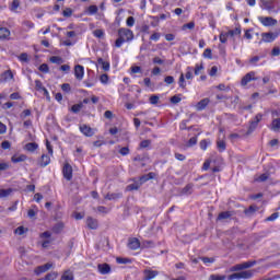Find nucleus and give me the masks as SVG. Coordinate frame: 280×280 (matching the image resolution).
Masks as SVG:
<instances>
[{"instance_id": "obj_1", "label": "nucleus", "mask_w": 280, "mask_h": 280, "mask_svg": "<svg viewBox=\"0 0 280 280\" xmlns=\"http://www.w3.org/2000/svg\"><path fill=\"white\" fill-rule=\"evenodd\" d=\"M255 276V270H245L236 273H232L228 277L229 280H240V279H253Z\"/></svg>"}, {"instance_id": "obj_2", "label": "nucleus", "mask_w": 280, "mask_h": 280, "mask_svg": "<svg viewBox=\"0 0 280 280\" xmlns=\"http://www.w3.org/2000/svg\"><path fill=\"white\" fill-rule=\"evenodd\" d=\"M185 78L186 80H194V73L191 72L190 67L187 68L186 74L180 73L179 80H178L179 89H187V82L185 81Z\"/></svg>"}, {"instance_id": "obj_3", "label": "nucleus", "mask_w": 280, "mask_h": 280, "mask_svg": "<svg viewBox=\"0 0 280 280\" xmlns=\"http://www.w3.org/2000/svg\"><path fill=\"white\" fill-rule=\"evenodd\" d=\"M118 36L125 40V43H130V40L135 39V33L129 28H119Z\"/></svg>"}, {"instance_id": "obj_4", "label": "nucleus", "mask_w": 280, "mask_h": 280, "mask_svg": "<svg viewBox=\"0 0 280 280\" xmlns=\"http://www.w3.org/2000/svg\"><path fill=\"white\" fill-rule=\"evenodd\" d=\"M279 38V32L262 33L260 43H275Z\"/></svg>"}, {"instance_id": "obj_5", "label": "nucleus", "mask_w": 280, "mask_h": 280, "mask_svg": "<svg viewBox=\"0 0 280 280\" xmlns=\"http://www.w3.org/2000/svg\"><path fill=\"white\" fill-rule=\"evenodd\" d=\"M258 21L264 27H273V25H277V20L270 16H259Z\"/></svg>"}, {"instance_id": "obj_6", "label": "nucleus", "mask_w": 280, "mask_h": 280, "mask_svg": "<svg viewBox=\"0 0 280 280\" xmlns=\"http://www.w3.org/2000/svg\"><path fill=\"white\" fill-rule=\"evenodd\" d=\"M264 116L261 114L256 115V117L254 118V120L250 121L249 124V128L247 130V135H252L253 132H255V130L257 129V126L259 125V122L261 121V118Z\"/></svg>"}, {"instance_id": "obj_7", "label": "nucleus", "mask_w": 280, "mask_h": 280, "mask_svg": "<svg viewBox=\"0 0 280 280\" xmlns=\"http://www.w3.org/2000/svg\"><path fill=\"white\" fill-rule=\"evenodd\" d=\"M79 130L84 137H93L95 135V130L85 124L80 125Z\"/></svg>"}, {"instance_id": "obj_8", "label": "nucleus", "mask_w": 280, "mask_h": 280, "mask_svg": "<svg viewBox=\"0 0 280 280\" xmlns=\"http://www.w3.org/2000/svg\"><path fill=\"white\" fill-rule=\"evenodd\" d=\"M62 174L66 180H71V178H73V167L69 163H66L62 170Z\"/></svg>"}, {"instance_id": "obj_9", "label": "nucleus", "mask_w": 280, "mask_h": 280, "mask_svg": "<svg viewBox=\"0 0 280 280\" xmlns=\"http://www.w3.org/2000/svg\"><path fill=\"white\" fill-rule=\"evenodd\" d=\"M74 77L79 81L84 80V66L77 65L74 67Z\"/></svg>"}, {"instance_id": "obj_10", "label": "nucleus", "mask_w": 280, "mask_h": 280, "mask_svg": "<svg viewBox=\"0 0 280 280\" xmlns=\"http://www.w3.org/2000/svg\"><path fill=\"white\" fill-rule=\"evenodd\" d=\"M51 268H54V264L52 262H47L45 265L38 266L35 269V275H43V272H47V270H51Z\"/></svg>"}, {"instance_id": "obj_11", "label": "nucleus", "mask_w": 280, "mask_h": 280, "mask_svg": "<svg viewBox=\"0 0 280 280\" xmlns=\"http://www.w3.org/2000/svg\"><path fill=\"white\" fill-rule=\"evenodd\" d=\"M260 1V8L262 10H267V12L272 13L275 12V5L272 4V2L268 1V0H259Z\"/></svg>"}, {"instance_id": "obj_12", "label": "nucleus", "mask_w": 280, "mask_h": 280, "mask_svg": "<svg viewBox=\"0 0 280 280\" xmlns=\"http://www.w3.org/2000/svg\"><path fill=\"white\" fill-rule=\"evenodd\" d=\"M128 248H130V250H138V248H141V242H139V238H129Z\"/></svg>"}, {"instance_id": "obj_13", "label": "nucleus", "mask_w": 280, "mask_h": 280, "mask_svg": "<svg viewBox=\"0 0 280 280\" xmlns=\"http://www.w3.org/2000/svg\"><path fill=\"white\" fill-rule=\"evenodd\" d=\"M253 80H257V78L255 77V72L252 71L243 77L241 85L246 86L249 82H253Z\"/></svg>"}, {"instance_id": "obj_14", "label": "nucleus", "mask_w": 280, "mask_h": 280, "mask_svg": "<svg viewBox=\"0 0 280 280\" xmlns=\"http://www.w3.org/2000/svg\"><path fill=\"white\" fill-rule=\"evenodd\" d=\"M86 226H88V229L95 231L100 226V223L97 222V219H93L92 217H89L86 219Z\"/></svg>"}, {"instance_id": "obj_15", "label": "nucleus", "mask_w": 280, "mask_h": 280, "mask_svg": "<svg viewBox=\"0 0 280 280\" xmlns=\"http://www.w3.org/2000/svg\"><path fill=\"white\" fill-rule=\"evenodd\" d=\"M143 275H144L143 280H152V279H154L159 275V271L145 269L143 271Z\"/></svg>"}, {"instance_id": "obj_16", "label": "nucleus", "mask_w": 280, "mask_h": 280, "mask_svg": "<svg viewBox=\"0 0 280 280\" xmlns=\"http://www.w3.org/2000/svg\"><path fill=\"white\" fill-rule=\"evenodd\" d=\"M10 80H14V74L12 70H7L1 74V82H10Z\"/></svg>"}, {"instance_id": "obj_17", "label": "nucleus", "mask_w": 280, "mask_h": 280, "mask_svg": "<svg viewBox=\"0 0 280 280\" xmlns=\"http://www.w3.org/2000/svg\"><path fill=\"white\" fill-rule=\"evenodd\" d=\"M10 30L0 27V40H10Z\"/></svg>"}, {"instance_id": "obj_18", "label": "nucleus", "mask_w": 280, "mask_h": 280, "mask_svg": "<svg viewBox=\"0 0 280 280\" xmlns=\"http://www.w3.org/2000/svg\"><path fill=\"white\" fill-rule=\"evenodd\" d=\"M12 163H23L27 161V155L25 154H15L11 158Z\"/></svg>"}, {"instance_id": "obj_19", "label": "nucleus", "mask_w": 280, "mask_h": 280, "mask_svg": "<svg viewBox=\"0 0 280 280\" xmlns=\"http://www.w3.org/2000/svg\"><path fill=\"white\" fill-rule=\"evenodd\" d=\"M97 268L101 275H108L110 272V265L108 264H101Z\"/></svg>"}, {"instance_id": "obj_20", "label": "nucleus", "mask_w": 280, "mask_h": 280, "mask_svg": "<svg viewBox=\"0 0 280 280\" xmlns=\"http://www.w3.org/2000/svg\"><path fill=\"white\" fill-rule=\"evenodd\" d=\"M51 163V158L47 154H43L40 160H39V165L40 167H47Z\"/></svg>"}, {"instance_id": "obj_21", "label": "nucleus", "mask_w": 280, "mask_h": 280, "mask_svg": "<svg viewBox=\"0 0 280 280\" xmlns=\"http://www.w3.org/2000/svg\"><path fill=\"white\" fill-rule=\"evenodd\" d=\"M209 98H203L201 101H199L196 105L197 110H205V108H207V106H209Z\"/></svg>"}, {"instance_id": "obj_22", "label": "nucleus", "mask_w": 280, "mask_h": 280, "mask_svg": "<svg viewBox=\"0 0 280 280\" xmlns=\"http://www.w3.org/2000/svg\"><path fill=\"white\" fill-rule=\"evenodd\" d=\"M24 150H26L27 152H36V150H38V143L28 142L25 144Z\"/></svg>"}, {"instance_id": "obj_23", "label": "nucleus", "mask_w": 280, "mask_h": 280, "mask_svg": "<svg viewBox=\"0 0 280 280\" xmlns=\"http://www.w3.org/2000/svg\"><path fill=\"white\" fill-rule=\"evenodd\" d=\"M97 63L102 66L103 71H110V62L104 61L103 58H98Z\"/></svg>"}, {"instance_id": "obj_24", "label": "nucleus", "mask_w": 280, "mask_h": 280, "mask_svg": "<svg viewBox=\"0 0 280 280\" xmlns=\"http://www.w3.org/2000/svg\"><path fill=\"white\" fill-rule=\"evenodd\" d=\"M121 192H112V194H107L105 196V200H119V198H121Z\"/></svg>"}, {"instance_id": "obj_25", "label": "nucleus", "mask_w": 280, "mask_h": 280, "mask_svg": "<svg viewBox=\"0 0 280 280\" xmlns=\"http://www.w3.org/2000/svg\"><path fill=\"white\" fill-rule=\"evenodd\" d=\"M271 130H273V132H279V130H280V120H279V118H276V119L272 120Z\"/></svg>"}, {"instance_id": "obj_26", "label": "nucleus", "mask_w": 280, "mask_h": 280, "mask_svg": "<svg viewBox=\"0 0 280 280\" xmlns=\"http://www.w3.org/2000/svg\"><path fill=\"white\" fill-rule=\"evenodd\" d=\"M12 191H14L12 188L0 189V198H8V196L12 195Z\"/></svg>"}, {"instance_id": "obj_27", "label": "nucleus", "mask_w": 280, "mask_h": 280, "mask_svg": "<svg viewBox=\"0 0 280 280\" xmlns=\"http://www.w3.org/2000/svg\"><path fill=\"white\" fill-rule=\"evenodd\" d=\"M50 62L52 65H62V62H65V59H62V57L59 56H52L50 57Z\"/></svg>"}, {"instance_id": "obj_28", "label": "nucleus", "mask_w": 280, "mask_h": 280, "mask_svg": "<svg viewBox=\"0 0 280 280\" xmlns=\"http://www.w3.org/2000/svg\"><path fill=\"white\" fill-rule=\"evenodd\" d=\"M231 215H233V213H231V211H224V212L219 213L218 220H229V218H231Z\"/></svg>"}, {"instance_id": "obj_29", "label": "nucleus", "mask_w": 280, "mask_h": 280, "mask_svg": "<svg viewBox=\"0 0 280 280\" xmlns=\"http://www.w3.org/2000/svg\"><path fill=\"white\" fill-rule=\"evenodd\" d=\"M82 108H84V103H79V104H74L71 107L72 113L78 114L82 110Z\"/></svg>"}, {"instance_id": "obj_30", "label": "nucleus", "mask_w": 280, "mask_h": 280, "mask_svg": "<svg viewBox=\"0 0 280 280\" xmlns=\"http://www.w3.org/2000/svg\"><path fill=\"white\" fill-rule=\"evenodd\" d=\"M20 7H21V1L20 0H13L11 5H10V10H11V12H16V10H19Z\"/></svg>"}, {"instance_id": "obj_31", "label": "nucleus", "mask_w": 280, "mask_h": 280, "mask_svg": "<svg viewBox=\"0 0 280 280\" xmlns=\"http://www.w3.org/2000/svg\"><path fill=\"white\" fill-rule=\"evenodd\" d=\"M217 148L220 152H224L226 150V142L224 140H218Z\"/></svg>"}, {"instance_id": "obj_32", "label": "nucleus", "mask_w": 280, "mask_h": 280, "mask_svg": "<svg viewBox=\"0 0 280 280\" xmlns=\"http://www.w3.org/2000/svg\"><path fill=\"white\" fill-rule=\"evenodd\" d=\"M229 36L233 37V36H240V34H242V27H236L235 30H230L228 32Z\"/></svg>"}, {"instance_id": "obj_33", "label": "nucleus", "mask_w": 280, "mask_h": 280, "mask_svg": "<svg viewBox=\"0 0 280 280\" xmlns=\"http://www.w3.org/2000/svg\"><path fill=\"white\" fill-rule=\"evenodd\" d=\"M97 5L92 4L88 8L86 12L90 16H93V14H97Z\"/></svg>"}, {"instance_id": "obj_34", "label": "nucleus", "mask_w": 280, "mask_h": 280, "mask_svg": "<svg viewBox=\"0 0 280 280\" xmlns=\"http://www.w3.org/2000/svg\"><path fill=\"white\" fill-rule=\"evenodd\" d=\"M229 32H222L220 35H219V40L220 43H222L223 45L226 44V40L229 39Z\"/></svg>"}, {"instance_id": "obj_35", "label": "nucleus", "mask_w": 280, "mask_h": 280, "mask_svg": "<svg viewBox=\"0 0 280 280\" xmlns=\"http://www.w3.org/2000/svg\"><path fill=\"white\" fill-rule=\"evenodd\" d=\"M61 280H73V272L70 270L65 271L61 276Z\"/></svg>"}, {"instance_id": "obj_36", "label": "nucleus", "mask_w": 280, "mask_h": 280, "mask_svg": "<svg viewBox=\"0 0 280 280\" xmlns=\"http://www.w3.org/2000/svg\"><path fill=\"white\" fill-rule=\"evenodd\" d=\"M151 144H152L151 140H143L140 142L139 148L140 150H143L145 148H150Z\"/></svg>"}, {"instance_id": "obj_37", "label": "nucleus", "mask_w": 280, "mask_h": 280, "mask_svg": "<svg viewBox=\"0 0 280 280\" xmlns=\"http://www.w3.org/2000/svg\"><path fill=\"white\" fill-rule=\"evenodd\" d=\"M14 233L16 235H25V233H27V229H25L24 226H19L14 230Z\"/></svg>"}, {"instance_id": "obj_38", "label": "nucleus", "mask_w": 280, "mask_h": 280, "mask_svg": "<svg viewBox=\"0 0 280 280\" xmlns=\"http://www.w3.org/2000/svg\"><path fill=\"white\" fill-rule=\"evenodd\" d=\"M257 183H266L268 180V173L261 174L255 179Z\"/></svg>"}, {"instance_id": "obj_39", "label": "nucleus", "mask_w": 280, "mask_h": 280, "mask_svg": "<svg viewBox=\"0 0 280 280\" xmlns=\"http://www.w3.org/2000/svg\"><path fill=\"white\" fill-rule=\"evenodd\" d=\"M279 218V212H273L271 215H269L265 222H275Z\"/></svg>"}, {"instance_id": "obj_40", "label": "nucleus", "mask_w": 280, "mask_h": 280, "mask_svg": "<svg viewBox=\"0 0 280 280\" xmlns=\"http://www.w3.org/2000/svg\"><path fill=\"white\" fill-rule=\"evenodd\" d=\"M240 270H244V267L242 266V264H237L230 268V272H238Z\"/></svg>"}, {"instance_id": "obj_41", "label": "nucleus", "mask_w": 280, "mask_h": 280, "mask_svg": "<svg viewBox=\"0 0 280 280\" xmlns=\"http://www.w3.org/2000/svg\"><path fill=\"white\" fill-rule=\"evenodd\" d=\"M203 58H208L209 60H212L213 59V55L211 52V48H207L205 51H203Z\"/></svg>"}, {"instance_id": "obj_42", "label": "nucleus", "mask_w": 280, "mask_h": 280, "mask_svg": "<svg viewBox=\"0 0 280 280\" xmlns=\"http://www.w3.org/2000/svg\"><path fill=\"white\" fill-rule=\"evenodd\" d=\"M119 154H121V156H128L130 154V149L128 147H124L119 150Z\"/></svg>"}, {"instance_id": "obj_43", "label": "nucleus", "mask_w": 280, "mask_h": 280, "mask_svg": "<svg viewBox=\"0 0 280 280\" xmlns=\"http://www.w3.org/2000/svg\"><path fill=\"white\" fill-rule=\"evenodd\" d=\"M93 35L95 36V38H104V31L103 30H95L93 32Z\"/></svg>"}, {"instance_id": "obj_44", "label": "nucleus", "mask_w": 280, "mask_h": 280, "mask_svg": "<svg viewBox=\"0 0 280 280\" xmlns=\"http://www.w3.org/2000/svg\"><path fill=\"white\" fill-rule=\"evenodd\" d=\"M255 264H256L255 261H246L241 265L243 267V270H246L247 268H253V266H255Z\"/></svg>"}, {"instance_id": "obj_45", "label": "nucleus", "mask_w": 280, "mask_h": 280, "mask_svg": "<svg viewBox=\"0 0 280 280\" xmlns=\"http://www.w3.org/2000/svg\"><path fill=\"white\" fill-rule=\"evenodd\" d=\"M39 71H42V73H49V66L47 63H42L39 66Z\"/></svg>"}, {"instance_id": "obj_46", "label": "nucleus", "mask_w": 280, "mask_h": 280, "mask_svg": "<svg viewBox=\"0 0 280 280\" xmlns=\"http://www.w3.org/2000/svg\"><path fill=\"white\" fill-rule=\"evenodd\" d=\"M62 15L69 19L70 16L73 15V10H71L70 8H67L66 10H63Z\"/></svg>"}, {"instance_id": "obj_47", "label": "nucleus", "mask_w": 280, "mask_h": 280, "mask_svg": "<svg viewBox=\"0 0 280 280\" xmlns=\"http://www.w3.org/2000/svg\"><path fill=\"white\" fill-rule=\"evenodd\" d=\"M35 89H36V91H43V89H45V86H43V82H40V80H35Z\"/></svg>"}, {"instance_id": "obj_48", "label": "nucleus", "mask_w": 280, "mask_h": 280, "mask_svg": "<svg viewBox=\"0 0 280 280\" xmlns=\"http://www.w3.org/2000/svg\"><path fill=\"white\" fill-rule=\"evenodd\" d=\"M124 43H126V39H122L120 36H118V38L115 42V47L119 48L121 47V45H124Z\"/></svg>"}, {"instance_id": "obj_49", "label": "nucleus", "mask_w": 280, "mask_h": 280, "mask_svg": "<svg viewBox=\"0 0 280 280\" xmlns=\"http://www.w3.org/2000/svg\"><path fill=\"white\" fill-rule=\"evenodd\" d=\"M209 167H211V159H208L205 161V163L202 165L203 172H207V170H209Z\"/></svg>"}, {"instance_id": "obj_50", "label": "nucleus", "mask_w": 280, "mask_h": 280, "mask_svg": "<svg viewBox=\"0 0 280 280\" xmlns=\"http://www.w3.org/2000/svg\"><path fill=\"white\" fill-rule=\"evenodd\" d=\"M39 237L42 240H49V237H51V232L49 231L43 232L42 234H39Z\"/></svg>"}, {"instance_id": "obj_51", "label": "nucleus", "mask_w": 280, "mask_h": 280, "mask_svg": "<svg viewBox=\"0 0 280 280\" xmlns=\"http://www.w3.org/2000/svg\"><path fill=\"white\" fill-rule=\"evenodd\" d=\"M97 211H98V213H109L110 212V209H108V208H106V207H104V206H100L98 208H97Z\"/></svg>"}, {"instance_id": "obj_52", "label": "nucleus", "mask_w": 280, "mask_h": 280, "mask_svg": "<svg viewBox=\"0 0 280 280\" xmlns=\"http://www.w3.org/2000/svg\"><path fill=\"white\" fill-rule=\"evenodd\" d=\"M194 27H196V23L194 22H189L183 25V30H194Z\"/></svg>"}, {"instance_id": "obj_53", "label": "nucleus", "mask_w": 280, "mask_h": 280, "mask_svg": "<svg viewBox=\"0 0 280 280\" xmlns=\"http://www.w3.org/2000/svg\"><path fill=\"white\" fill-rule=\"evenodd\" d=\"M197 143H198V138L197 137H192L188 141V147L192 148V145H196Z\"/></svg>"}, {"instance_id": "obj_54", "label": "nucleus", "mask_w": 280, "mask_h": 280, "mask_svg": "<svg viewBox=\"0 0 280 280\" xmlns=\"http://www.w3.org/2000/svg\"><path fill=\"white\" fill-rule=\"evenodd\" d=\"M23 25L26 27V30H33L34 22H32V21H24Z\"/></svg>"}, {"instance_id": "obj_55", "label": "nucleus", "mask_w": 280, "mask_h": 280, "mask_svg": "<svg viewBox=\"0 0 280 280\" xmlns=\"http://www.w3.org/2000/svg\"><path fill=\"white\" fill-rule=\"evenodd\" d=\"M128 27H135V19L129 16L126 21Z\"/></svg>"}, {"instance_id": "obj_56", "label": "nucleus", "mask_w": 280, "mask_h": 280, "mask_svg": "<svg viewBox=\"0 0 280 280\" xmlns=\"http://www.w3.org/2000/svg\"><path fill=\"white\" fill-rule=\"evenodd\" d=\"M100 81L102 84H108V74H102Z\"/></svg>"}, {"instance_id": "obj_57", "label": "nucleus", "mask_w": 280, "mask_h": 280, "mask_svg": "<svg viewBox=\"0 0 280 280\" xmlns=\"http://www.w3.org/2000/svg\"><path fill=\"white\" fill-rule=\"evenodd\" d=\"M180 101H182V98L178 95H174V96L171 97V103L172 104H179Z\"/></svg>"}, {"instance_id": "obj_58", "label": "nucleus", "mask_w": 280, "mask_h": 280, "mask_svg": "<svg viewBox=\"0 0 280 280\" xmlns=\"http://www.w3.org/2000/svg\"><path fill=\"white\" fill-rule=\"evenodd\" d=\"M161 38V33H153L150 36V40H154L155 43Z\"/></svg>"}, {"instance_id": "obj_59", "label": "nucleus", "mask_w": 280, "mask_h": 280, "mask_svg": "<svg viewBox=\"0 0 280 280\" xmlns=\"http://www.w3.org/2000/svg\"><path fill=\"white\" fill-rule=\"evenodd\" d=\"M19 60L21 62H27L28 58H27V54L26 52H22L20 56H19Z\"/></svg>"}, {"instance_id": "obj_60", "label": "nucleus", "mask_w": 280, "mask_h": 280, "mask_svg": "<svg viewBox=\"0 0 280 280\" xmlns=\"http://www.w3.org/2000/svg\"><path fill=\"white\" fill-rule=\"evenodd\" d=\"M210 280H226V276H210Z\"/></svg>"}, {"instance_id": "obj_61", "label": "nucleus", "mask_w": 280, "mask_h": 280, "mask_svg": "<svg viewBox=\"0 0 280 280\" xmlns=\"http://www.w3.org/2000/svg\"><path fill=\"white\" fill-rule=\"evenodd\" d=\"M164 82L166 84H174V77H172V75L165 77Z\"/></svg>"}, {"instance_id": "obj_62", "label": "nucleus", "mask_w": 280, "mask_h": 280, "mask_svg": "<svg viewBox=\"0 0 280 280\" xmlns=\"http://www.w3.org/2000/svg\"><path fill=\"white\" fill-rule=\"evenodd\" d=\"M199 145L202 150H207V148L209 147V142L207 140H201Z\"/></svg>"}, {"instance_id": "obj_63", "label": "nucleus", "mask_w": 280, "mask_h": 280, "mask_svg": "<svg viewBox=\"0 0 280 280\" xmlns=\"http://www.w3.org/2000/svg\"><path fill=\"white\" fill-rule=\"evenodd\" d=\"M150 104H159V96L158 95H152L150 97Z\"/></svg>"}, {"instance_id": "obj_64", "label": "nucleus", "mask_w": 280, "mask_h": 280, "mask_svg": "<svg viewBox=\"0 0 280 280\" xmlns=\"http://www.w3.org/2000/svg\"><path fill=\"white\" fill-rule=\"evenodd\" d=\"M131 73H141V67L132 66L131 67Z\"/></svg>"}]
</instances>
